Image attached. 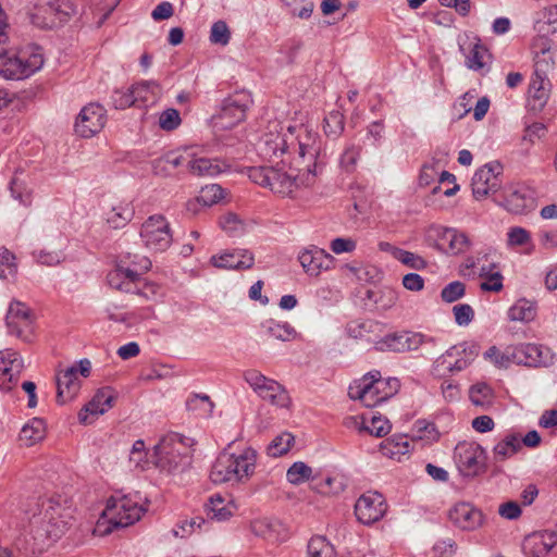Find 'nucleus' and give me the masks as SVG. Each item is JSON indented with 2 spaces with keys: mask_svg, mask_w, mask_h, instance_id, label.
<instances>
[{
  "mask_svg": "<svg viewBox=\"0 0 557 557\" xmlns=\"http://www.w3.org/2000/svg\"><path fill=\"white\" fill-rule=\"evenodd\" d=\"M32 317H35L33 311L24 302L13 300L5 317L8 331H15L18 322H25Z\"/></svg>",
  "mask_w": 557,
  "mask_h": 557,
  "instance_id": "nucleus-33",
  "label": "nucleus"
},
{
  "mask_svg": "<svg viewBox=\"0 0 557 557\" xmlns=\"http://www.w3.org/2000/svg\"><path fill=\"white\" fill-rule=\"evenodd\" d=\"M428 236L434 239L435 248L445 253L459 255L470 247L468 236L455 228L431 226Z\"/></svg>",
  "mask_w": 557,
  "mask_h": 557,
  "instance_id": "nucleus-17",
  "label": "nucleus"
},
{
  "mask_svg": "<svg viewBox=\"0 0 557 557\" xmlns=\"http://www.w3.org/2000/svg\"><path fill=\"white\" fill-rule=\"evenodd\" d=\"M486 54H488V51L483 45H481L480 42L474 44L467 58L468 67L472 70L482 69L485 64L484 57Z\"/></svg>",
  "mask_w": 557,
  "mask_h": 557,
  "instance_id": "nucleus-49",
  "label": "nucleus"
},
{
  "mask_svg": "<svg viewBox=\"0 0 557 557\" xmlns=\"http://www.w3.org/2000/svg\"><path fill=\"white\" fill-rule=\"evenodd\" d=\"M15 257L4 247H0V277L7 278L16 271Z\"/></svg>",
  "mask_w": 557,
  "mask_h": 557,
  "instance_id": "nucleus-52",
  "label": "nucleus"
},
{
  "mask_svg": "<svg viewBox=\"0 0 557 557\" xmlns=\"http://www.w3.org/2000/svg\"><path fill=\"white\" fill-rule=\"evenodd\" d=\"M313 488L324 495L337 494L344 490V484L342 480L337 478L327 476L325 479L318 480L317 478H312Z\"/></svg>",
  "mask_w": 557,
  "mask_h": 557,
  "instance_id": "nucleus-43",
  "label": "nucleus"
},
{
  "mask_svg": "<svg viewBox=\"0 0 557 557\" xmlns=\"http://www.w3.org/2000/svg\"><path fill=\"white\" fill-rule=\"evenodd\" d=\"M362 146L360 144H350L344 150L341 158V165L345 171L352 172L356 169L357 161L360 158Z\"/></svg>",
  "mask_w": 557,
  "mask_h": 557,
  "instance_id": "nucleus-45",
  "label": "nucleus"
},
{
  "mask_svg": "<svg viewBox=\"0 0 557 557\" xmlns=\"http://www.w3.org/2000/svg\"><path fill=\"white\" fill-rule=\"evenodd\" d=\"M181 124L180 112L176 109H166L160 114L159 126L164 131H173Z\"/></svg>",
  "mask_w": 557,
  "mask_h": 557,
  "instance_id": "nucleus-54",
  "label": "nucleus"
},
{
  "mask_svg": "<svg viewBox=\"0 0 557 557\" xmlns=\"http://www.w3.org/2000/svg\"><path fill=\"white\" fill-rule=\"evenodd\" d=\"M274 166H251L248 170L249 178L263 187H268L270 185V176L273 174Z\"/></svg>",
  "mask_w": 557,
  "mask_h": 557,
  "instance_id": "nucleus-51",
  "label": "nucleus"
},
{
  "mask_svg": "<svg viewBox=\"0 0 557 557\" xmlns=\"http://www.w3.org/2000/svg\"><path fill=\"white\" fill-rule=\"evenodd\" d=\"M531 242L530 233L523 227H511L508 232L509 246H522Z\"/></svg>",
  "mask_w": 557,
  "mask_h": 557,
  "instance_id": "nucleus-59",
  "label": "nucleus"
},
{
  "mask_svg": "<svg viewBox=\"0 0 557 557\" xmlns=\"http://www.w3.org/2000/svg\"><path fill=\"white\" fill-rule=\"evenodd\" d=\"M288 171L284 168L273 169L270 176L269 188L282 196H292L295 189L299 187H311L315 184L318 176L323 172L325 162L324 158L314 160L309 164L304 161H289Z\"/></svg>",
  "mask_w": 557,
  "mask_h": 557,
  "instance_id": "nucleus-3",
  "label": "nucleus"
},
{
  "mask_svg": "<svg viewBox=\"0 0 557 557\" xmlns=\"http://www.w3.org/2000/svg\"><path fill=\"white\" fill-rule=\"evenodd\" d=\"M35 317L26 319L25 322H18L15 331H8L9 334L15 335L17 338L22 341L25 345L35 344V327H34Z\"/></svg>",
  "mask_w": 557,
  "mask_h": 557,
  "instance_id": "nucleus-41",
  "label": "nucleus"
},
{
  "mask_svg": "<svg viewBox=\"0 0 557 557\" xmlns=\"http://www.w3.org/2000/svg\"><path fill=\"white\" fill-rule=\"evenodd\" d=\"M298 259L306 273L313 276H318L323 270H329L334 263L332 255L317 247L305 250Z\"/></svg>",
  "mask_w": 557,
  "mask_h": 557,
  "instance_id": "nucleus-24",
  "label": "nucleus"
},
{
  "mask_svg": "<svg viewBox=\"0 0 557 557\" xmlns=\"http://www.w3.org/2000/svg\"><path fill=\"white\" fill-rule=\"evenodd\" d=\"M286 478L289 483L299 485L312 479V469L305 462L297 461L289 467Z\"/></svg>",
  "mask_w": 557,
  "mask_h": 557,
  "instance_id": "nucleus-40",
  "label": "nucleus"
},
{
  "mask_svg": "<svg viewBox=\"0 0 557 557\" xmlns=\"http://www.w3.org/2000/svg\"><path fill=\"white\" fill-rule=\"evenodd\" d=\"M258 152L262 159L276 165L289 161L309 164L324 158L321 137L304 124L284 126L271 123L259 141Z\"/></svg>",
  "mask_w": 557,
  "mask_h": 557,
  "instance_id": "nucleus-1",
  "label": "nucleus"
},
{
  "mask_svg": "<svg viewBox=\"0 0 557 557\" xmlns=\"http://www.w3.org/2000/svg\"><path fill=\"white\" fill-rule=\"evenodd\" d=\"M469 397L474 406L487 409L493 404L494 393L486 383H478L471 386Z\"/></svg>",
  "mask_w": 557,
  "mask_h": 557,
  "instance_id": "nucleus-34",
  "label": "nucleus"
},
{
  "mask_svg": "<svg viewBox=\"0 0 557 557\" xmlns=\"http://www.w3.org/2000/svg\"><path fill=\"white\" fill-rule=\"evenodd\" d=\"M214 404L206 394H191L186 400V409L199 418H209L213 412Z\"/></svg>",
  "mask_w": 557,
  "mask_h": 557,
  "instance_id": "nucleus-31",
  "label": "nucleus"
},
{
  "mask_svg": "<svg viewBox=\"0 0 557 557\" xmlns=\"http://www.w3.org/2000/svg\"><path fill=\"white\" fill-rule=\"evenodd\" d=\"M533 206V199L519 189H510L505 197L504 207L511 213L523 214Z\"/></svg>",
  "mask_w": 557,
  "mask_h": 557,
  "instance_id": "nucleus-30",
  "label": "nucleus"
},
{
  "mask_svg": "<svg viewBox=\"0 0 557 557\" xmlns=\"http://www.w3.org/2000/svg\"><path fill=\"white\" fill-rule=\"evenodd\" d=\"M145 510L138 500L131 496H112L97 522V530L101 534H109L116 528L128 527L138 521Z\"/></svg>",
  "mask_w": 557,
  "mask_h": 557,
  "instance_id": "nucleus-7",
  "label": "nucleus"
},
{
  "mask_svg": "<svg viewBox=\"0 0 557 557\" xmlns=\"http://www.w3.org/2000/svg\"><path fill=\"white\" fill-rule=\"evenodd\" d=\"M449 520L459 529L472 531L482 525L483 513L470 503H458L448 512Z\"/></svg>",
  "mask_w": 557,
  "mask_h": 557,
  "instance_id": "nucleus-23",
  "label": "nucleus"
},
{
  "mask_svg": "<svg viewBox=\"0 0 557 557\" xmlns=\"http://www.w3.org/2000/svg\"><path fill=\"white\" fill-rule=\"evenodd\" d=\"M140 237L148 249L156 251L165 250L172 243L169 223L162 215L147 219L141 226Z\"/></svg>",
  "mask_w": 557,
  "mask_h": 557,
  "instance_id": "nucleus-16",
  "label": "nucleus"
},
{
  "mask_svg": "<svg viewBox=\"0 0 557 557\" xmlns=\"http://www.w3.org/2000/svg\"><path fill=\"white\" fill-rule=\"evenodd\" d=\"M453 311H454L455 320L459 325L469 324L474 317L472 307L467 304L455 306L453 308Z\"/></svg>",
  "mask_w": 557,
  "mask_h": 557,
  "instance_id": "nucleus-60",
  "label": "nucleus"
},
{
  "mask_svg": "<svg viewBox=\"0 0 557 557\" xmlns=\"http://www.w3.org/2000/svg\"><path fill=\"white\" fill-rule=\"evenodd\" d=\"M91 372V362L88 359H82L57 375V401L64 405L74 399L81 387L82 377H88Z\"/></svg>",
  "mask_w": 557,
  "mask_h": 557,
  "instance_id": "nucleus-12",
  "label": "nucleus"
},
{
  "mask_svg": "<svg viewBox=\"0 0 557 557\" xmlns=\"http://www.w3.org/2000/svg\"><path fill=\"white\" fill-rule=\"evenodd\" d=\"M482 290L498 293L503 289V275L496 271L487 274V281L480 284Z\"/></svg>",
  "mask_w": 557,
  "mask_h": 557,
  "instance_id": "nucleus-61",
  "label": "nucleus"
},
{
  "mask_svg": "<svg viewBox=\"0 0 557 557\" xmlns=\"http://www.w3.org/2000/svg\"><path fill=\"white\" fill-rule=\"evenodd\" d=\"M23 368L24 362L17 350H0V389L11 391Z\"/></svg>",
  "mask_w": 557,
  "mask_h": 557,
  "instance_id": "nucleus-22",
  "label": "nucleus"
},
{
  "mask_svg": "<svg viewBox=\"0 0 557 557\" xmlns=\"http://www.w3.org/2000/svg\"><path fill=\"white\" fill-rule=\"evenodd\" d=\"M134 211L128 206L113 207L107 214V222L112 228H121L125 226L133 218Z\"/></svg>",
  "mask_w": 557,
  "mask_h": 557,
  "instance_id": "nucleus-38",
  "label": "nucleus"
},
{
  "mask_svg": "<svg viewBox=\"0 0 557 557\" xmlns=\"http://www.w3.org/2000/svg\"><path fill=\"white\" fill-rule=\"evenodd\" d=\"M295 438L293 434L285 432L277 435L269 445L268 453L273 457H278L286 454L292 447Z\"/></svg>",
  "mask_w": 557,
  "mask_h": 557,
  "instance_id": "nucleus-42",
  "label": "nucleus"
},
{
  "mask_svg": "<svg viewBox=\"0 0 557 557\" xmlns=\"http://www.w3.org/2000/svg\"><path fill=\"white\" fill-rule=\"evenodd\" d=\"M465 293L466 285L460 281H455L442 289L441 298L443 301L450 304L463 297Z\"/></svg>",
  "mask_w": 557,
  "mask_h": 557,
  "instance_id": "nucleus-48",
  "label": "nucleus"
},
{
  "mask_svg": "<svg viewBox=\"0 0 557 557\" xmlns=\"http://www.w3.org/2000/svg\"><path fill=\"white\" fill-rule=\"evenodd\" d=\"M503 165L490 162L478 169L472 177L471 187L476 200L495 194L502 186Z\"/></svg>",
  "mask_w": 557,
  "mask_h": 557,
  "instance_id": "nucleus-15",
  "label": "nucleus"
},
{
  "mask_svg": "<svg viewBox=\"0 0 557 557\" xmlns=\"http://www.w3.org/2000/svg\"><path fill=\"white\" fill-rule=\"evenodd\" d=\"M381 343L388 347L393 345H400L406 346L407 348H419L422 345L436 344L433 337L426 336L422 333L410 331L387 334L382 338Z\"/></svg>",
  "mask_w": 557,
  "mask_h": 557,
  "instance_id": "nucleus-26",
  "label": "nucleus"
},
{
  "mask_svg": "<svg viewBox=\"0 0 557 557\" xmlns=\"http://www.w3.org/2000/svg\"><path fill=\"white\" fill-rule=\"evenodd\" d=\"M46 434L45 422L41 419L35 418L29 423L24 425L20 432V441L27 447L40 442Z\"/></svg>",
  "mask_w": 557,
  "mask_h": 557,
  "instance_id": "nucleus-32",
  "label": "nucleus"
},
{
  "mask_svg": "<svg viewBox=\"0 0 557 557\" xmlns=\"http://www.w3.org/2000/svg\"><path fill=\"white\" fill-rule=\"evenodd\" d=\"M117 398V392L111 386H103L99 388L92 398L79 411L78 419L82 423H91L89 416L96 418L110 410Z\"/></svg>",
  "mask_w": 557,
  "mask_h": 557,
  "instance_id": "nucleus-20",
  "label": "nucleus"
},
{
  "mask_svg": "<svg viewBox=\"0 0 557 557\" xmlns=\"http://www.w3.org/2000/svg\"><path fill=\"white\" fill-rule=\"evenodd\" d=\"M508 314L512 321L530 322L534 320L536 309L530 301L520 299L509 309Z\"/></svg>",
  "mask_w": 557,
  "mask_h": 557,
  "instance_id": "nucleus-36",
  "label": "nucleus"
},
{
  "mask_svg": "<svg viewBox=\"0 0 557 557\" xmlns=\"http://www.w3.org/2000/svg\"><path fill=\"white\" fill-rule=\"evenodd\" d=\"M131 255L120 260L115 268L107 275L108 284L120 292L133 294L136 289L139 271H148L151 261L146 257L135 256V260L128 261Z\"/></svg>",
  "mask_w": 557,
  "mask_h": 557,
  "instance_id": "nucleus-10",
  "label": "nucleus"
},
{
  "mask_svg": "<svg viewBox=\"0 0 557 557\" xmlns=\"http://www.w3.org/2000/svg\"><path fill=\"white\" fill-rule=\"evenodd\" d=\"M521 507L517 502H507L499 506L498 513L508 520L518 519L521 516Z\"/></svg>",
  "mask_w": 557,
  "mask_h": 557,
  "instance_id": "nucleus-62",
  "label": "nucleus"
},
{
  "mask_svg": "<svg viewBox=\"0 0 557 557\" xmlns=\"http://www.w3.org/2000/svg\"><path fill=\"white\" fill-rule=\"evenodd\" d=\"M553 41L546 36H536L532 41L534 55L550 54Z\"/></svg>",
  "mask_w": 557,
  "mask_h": 557,
  "instance_id": "nucleus-63",
  "label": "nucleus"
},
{
  "mask_svg": "<svg viewBox=\"0 0 557 557\" xmlns=\"http://www.w3.org/2000/svg\"><path fill=\"white\" fill-rule=\"evenodd\" d=\"M483 358L498 368L511 364L524 367H547L553 362V350H485Z\"/></svg>",
  "mask_w": 557,
  "mask_h": 557,
  "instance_id": "nucleus-9",
  "label": "nucleus"
},
{
  "mask_svg": "<svg viewBox=\"0 0 557 557\" xmlns=\"http://www.w3.org/2000/svg\"><path fill=\"white\" fill-rule=\"evenodd\" d=\"M137 107L154 103L161 96V85L156 81H145L133 85Z\"/></svg>",
  "mask_w": 557,
  "mask_h": 557,
  "instance_id": "nucleus-27",
  "label": "nucleus"
},
{
  "mask_svg": "<svg viewBox=\"0 0 557 557\" xmlns=\"http://www.w3.org/2000/svg\"><path fill=\"white\" fill-rule=\"evenodd\" d=\"M209 38L210 41L214 45L226 46L231 39V30L226 22L220 20L213 23Z\"/></svg>",
  "mask_w": 557,
  "mask_h": 557,
  "instance_id": "nucleus-46",
  "label": "nucleus"
},
{
  "mask_svg": "<svg viewBox=\"0 0 557 557\" xmlns=\"http://www.w3.org/2000/svg\"><path fill=\"white\" fill-rule=\"evenodd\" d=\"M363 429L371 435L383 437L389 433L391 424L388 420L383 419L382 417L372 416L370 419V424L364 425Z\"/></svg>",
  "mask_w": 557,
  "mask_h": 557,
  "instance_id": "nucleus-53",
  "label": "nucleus"
},
{
  "mask_svg": "<svg viewBox=\"0 0 557 557\" xmlns=\"http://www.w3.org/2000/svg\"><path fill=\"white\" fill-rule=\"evenodd\" d=\"M187 168L193 175L214 176L227 169L228 165L216 159L195 158L187 162Z\"/></svg>",
  "mask_w": 557,
  "mask_h": 557,
  "instance_id": "nucleus-29",
  "label": "nucleus"
},
{
  "mask_svg": "<svg viewBox=\"0 0 557 557\" xmlns=\"http://www.w3.org/2000/svg\"><path fill=\"white\" fill-rule=\"evenodd\" d=\"M257 453L248 447L239 453L231 451V446L221 451L213 462L210 479L214 484L226 482L242 483L255 473Z\"/></svg>",
  "mask_w": 557,
  "mask_h": 557,
  "instance_id": "nucleus-2",
  "label": "nucleus"
},
{
  "mask_svg": "<svg viewBox=\"0 0 557 557\" xmlns=\"http://www.w3.org/2000/svg\"><path fill=\"white\" fill-rule=\"evenodd\" d=\"M106 124V110L98 103L85 106L75 121V132L82 137L89 138L99 133Z\"/></svg>",
  "mask_w": 557,
  "mask_h": 557,
  "instance_id": "nucleus-19",
  "label": "nucleus"
},
{
  "mask_svg": "<svg viewBox=\"0 0 557 557\" xmlns=\"http://www.w3.org/2000/svg\"><path fill=\"white\" fill-rule=\"evenodd\" d=\"M113 104L116 109H126L136 106L133 87L127 91L116 90L112 96Z\"/></svg>",
  "mask_w": 557,
  "mask_h": 557,
  "instance_id": "nucleus-58",
  "label": "nucleus"
},
{
  "mask_svg": "<svg viewBox=\"0 0 557 557\" xmlns=\"http://www.w3.org/2000/svg\"><path fill=\"white\" fill-rule=\"evenodd\" d=\"M146 271L138 272V280L136 282V289L133 292L134 295L140 296L145 299H149L151 296H154L159 289V286L154 283L147 282L141 277L143 273Z\"/></svg>",
  "mask_w": 557,
  "mask_h": 557,
  "instance_id": "nucleus-57",
  "label": "nucleus"
},
{
  "mask_svg": "<svg viewBox=\"0 0 557 557\" xmlns=\"http://www.w3.org/2000/svg\"><path fill=\"white\" fill-rule=\"evenodd\" d=\"M44 64V57L39 49L3 51L0 53V75L7 79H23Z\"/></svg>",
  "mask_w": 557,
  "mask_h": 557,
  "instance_id": "nucleus-8",
  "label": "nucleus"
},
{
  "mask_svg": "<svg viewBox=\"0 0 557 557\" xmlns=\"http://www.w3.org/2000/svg\"><path fill=\"white\" fill-rule=\"evenodd\" d=\"M454 460L463 476H475L485 471L486 453L475 442H460L455 447Z\"/></svg>",
  "mask_w": 557,
  "mask_h": 557,
  "instance_id": "nucleus-13",
  "label": "nucleus"
},
{
  "mask_svg": "<svg viewBox=\"0 0 557 557\" xmlns=\"http://www.w3.org/2000/svg\"><path fill=\"white\" fill-rule=\"evenodd\" d=\"M219 224L223 231L234 236L244 231V223L236 213L227 212L220 216Z\"/></svg>",
  "mask_w": 557,
  "mask_h": 557,
  "instance_id": "nucleus-47",
  "label": "nucleus"
},
{
  "mask_svg": "<svg viewBox=\"0 0 557 557\" xmlns=\"http://www.w3.org/2000/svg\"><path fill=\"white\" fill-rule=\"evenodd\" d=\"M190 446V438L178 433H169L154 446L153 463L168 473L183 470L191 460Z\"/></svg>",
  "mask_w": 557,
  "mask_h": 557,
  "instance_id": "nucleus-6",
  "label": "nucleus"
},
{
  "mask_svg": "<svg viewBox=\"0 0 557 557\" xmlns=\"http://www.w3.org/2000/svg\"><path fill=\"white\" fill-rule=\"evenodd\" d=\"M345 126V116L339 111H331L325 117H324V133L329 137L336 138L338 137Z\"/></svg>",
  "mask_w": 557,
  "mask_h": 557,
  "instance_id": "nucleus-39",
  "label": "nucleus"
},
{
  "mask_svg": "<svg viewBox=\"0 0 557 557\" xmlns=\"http://www.w3.org/2000/svg\"><path fill=\"white\" fill-rule=\"evenodd\" d=\"M198 202L202 207H210L223 198V188L218 184H210L201 188Z\"/></svg>",
  "mask_w": 557,
  "mask_h": 557,
  "instance_id": "nucleus-44",
  "label": "nucleus"
},
{
  "mask_svg": "<svg viewBox=\"0 0 557 557\" xmlns=\"http://www.w3.org/2000/svg\"><path fill=\"white\" fill-rule=\"evenodd\" d=\"M223 498L220 495H214L210 497V506L208 515L212 519H216L219 521L225 520L231 516V511L227 510L223 506Z\"/></svg>",
  "mask_w": 557,
  "mask_h": 557,
  "instance_id": "nucleus-55",
  "label": "nucleus"
},
{
  "mask_svg": "<svg viewBox=\"0 0 557 557\" xmlns=\"http://www.w3.org/2000/svg\"><path fill=\"white\" fill-rule=\"evenodd\" d=\"M333 252L339 255L343 252H351L356 249V242L351 238H335L331 242Z\"/></svg>",
  "mask_w": 557,
  "mask_h": 557,
  "instance_id": "nucleus-64",
  "label": "nucleus"
},
{
  "mask_svg": "<svg viewBox=\"0 0 557 557\" xmlns=\"http://www.w3.org/2000/svg\"><path fill=\"white\" fill-rule=\"evenodd\" d=\"M387 510L384 496L379 492L369 491L362 494L355 505L357 519L363 524H372L383 518Z\"/></svg>",
  "mask_w": 557,
  "mask_h": 557,
  "instance_id": "nucleus-18",
  "label": "nucleus"
},
{
  "mask_svg": "<svg viewBox=\"0 0 557 557\" xmlns=\"http://www.w3.org/2000/svg\"><path fill=\"white\" fill-rule=\"evenodd\" d=\"M534 75L537 77L548 78V73L554 69L555 62L552 54L534 55Z\"/></svg>",
  "mask_w": 557,
  "mask_h": 557,
  "instance_id": "nucleus-56",
  "label": "nucleus"
},
{
  "mask_svg": "<svg viewBox=\"0 0 557 557\" xmlns=\"http://www.w3.org/2000/svg\"><path fill=\"white\" fill-rule=\"evenodd\" d=\"M521 447L520 437L516 434H508L494 447L496 460L503 461L515 455Z\"/></svg>",
  "mask_w": 557,
  "mask_h": 557,
  "instance_id": "nucleus-35",
  "label": "nucleus"
},
{
  "mask_svg": "<svg viewBox=\"0 0 557 557\" xmlns=\"http://www.w3.org/2000/svg\"><path fill=\"white\" fill-rule=\"evenodd\" d=\"M473 359V350H446L433 364V373L444 377L466 369Z\"/></svg>",
  "mask_w": 557,
  "mask_h": 557,
  "instance_id": "nucleus-21",
  "label": "nucleus"
},
{
  "mask_svg": "<svg viewBox=\"0 0 557 557\" xmlns=\"http://www.w3.org/2000/svg\"><path fill=\"white\" fill-rule=\"evenodd\" d=\"M252 100L248 92L238 91L227 97L222 104L219 114L213 116L214 125L228 129L243 122L246 117V111Z\"/></svg>",
  "mask_w": 557,
  "mask_h": 557,
  "instance_id": "nucleus-14",
  "label": "nucleus"
},
{
  "mask_svg": "<svg viewBox=\"0 0 557 557\" xmlns=\"http://www.w3.org/2000/svg\"><path fill=\"white\" fill-rule=\"evenodd\" d=\"M309 557H336L333 545L324 536H313L308 543Z\"/></svg>",
  "mask_w": 557,
  "mask_h": 557,
  "instance_id": "nucleus-37",
  "label": "nucleus"
},
{
  "mask_svg": "<svg viewBox=\"0 0 557 557\" xmlns=\"http://www.w3.org/2000/svg\"><path fill=\"white\" fill-rule=\"evenodd\" d=\"M253 256L247 250L225 251L219 256H212L210 262L213 267L228 270H246L253 265Z\"/></svg>",
  "mask_w": 557,
  "mask_h": 557,
  "instance_id": "nucleus-25",
  "label": "nucleus"
},
{
  "mask_svg": "<svg viewBox=\"0 0 557 557\" xmlns=\"http://www.w3.org/2000/svg\"><path fill=\"white\" fill-rule=\"evenodd\" d=\"M399 386L397 379H382L380 371L374 370L354 381L349 385L348 396L371 408L395 395Z\"/></svg>",
  "mask_w": 557,
  "mask_h": 557,
  "instance_id": "nucleus-5",
  "label": "nucleus"
},
{
  "mask_svg": "<svg viewBox=\"0 0 557 557\" xmlns=\"http://www.w3.org/2000/svg\"><path fill=\"white\" fill-rule=\"evenodd\" d=\"M550 82L548 78L533 76L529 87L532 110H542L549 98Z\"/></svg>",
  "mask_w": 557,
  "mask_h": 557,
  "instance_id": "nucleus-28",
  "label": "nucleus"
},
{
  "mask_svg": "<svg viewBox=\"0 0 557 557\" xmlns=\"http://www.w3.org/2000/svg\"><path fill=\"white\" fill-rule=\"evenodd\" d=\"M244 379L263 400L278 408H290L292 398L287 389L277 381L267 377L255 369L247 370L244 373Z\"/></svg>",
  "mask_w": 557,
  "mask_h": 557,
  "instance_id": "nucleus-11",
  "label": "nucleus"
},
{
  "mask_svg": "<svg viewBox=\"0 0 557 557\" xmlns=\"http://www.w3.org/2000/svg\"><path fill=\"white\" fill-rule=\"evenodd\" d=\"M398 256L396 260L400 261L403 264L407 265L408 268L414 269V270H423L428 267V262L419 255L413 253L411 251H407L404 249H400L399 252H396Z\"/></svg>",
  "mask_w": 557,
  "mask_h": 557,
  "instance_id": "nucleus-50",
  "label": "nucleus"
},
{
  "mask_svg": "<svg viewBox=\"0 0 557 557\" xmlns=\"http://www.w3.org/2000/svg\"><path fill=\"white\" fill-rule=\"evenodd\" d=\"M38 516L32 519L35 539L57 541L72 525L73 508L63 504L60 498H48L41 503Z\"/></svg>",
  "mask_w": 557,
  "mask_h": 557,
  "instance_id": "nucleus-4",
  "label": "nucleus"
}]
</instances>
